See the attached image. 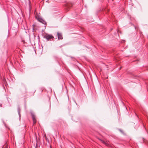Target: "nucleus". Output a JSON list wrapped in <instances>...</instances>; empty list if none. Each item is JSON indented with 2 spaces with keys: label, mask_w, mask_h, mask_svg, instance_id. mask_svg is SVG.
<instances>
[{
  "label": "nucleus",
  "mask_w": 148,
  "mask_h": 148,
  "mask_svg": "<svg viewBox=\"0 0 148 148\" xmlns=\"http://www.w3.org/2000/svg\"><path fill=\"white\" fill-rule=\"evenodd\" d=\"M44 38H46L47 40H49L54 38L51 35L48 34L44 36Z\"/></svg>",
  "instance_id": "nucleus-2"
},
{
  "label": "nucleus",
  "mask_w": 148,
  "mask_h": 148,
  "mask_svg": "<svg viewBox=\"0 0 148 148\" xmlns=\"http://www.w3.org/2000/svg\"><path fill=\"white\" fill-rule=\"evenodd\" d=\"M102 142L104 144H105L106 145H108V144L107 143H106L105 142H104L103 141H102Z\"/></svg>",
  "instance_id": "nucleus-7"
},
{
  "label": "nucleus",
  "mask_w": 148,
  "mask_h": 148,
  "mask_svg": "<svg viewBox=\"0 0 148 148\" xmlns=\"http://www.w3.org/2000/svg\"><path fill=\"white\" fill-rule=\"evenodd\" d=\"M121 67H120V69H121Z\"/></svg>",
  "instance_id": "nucleus-11"
},
{
  "label": "nucleus",
  "mask_w": 148,
  "mask_h": 148,
  "mask_svg": "<svg viewBox=\"0 0 148 148\" xmlns=\"http://www.w3.org/2000/svg\"><path fill=\"white\" fill-rule=\"evenodd\" d=\"M4 124L6 127H7L6 124L4 122Z\"/></svg>",
  "instance_id": "nucleus-8"
},
{
  "label": "nucleus",
  "mask_w": 148,
  "mask_h": 148,
  "mask_svg": "<svg viewBox=\"0 0 148 148\" xmlns=\"http://www.w3.org/2000/svg\"><path fill=\"white\" fill-rule=\"evenodd\" d=\"M57 35L58 36V39H62L63 38L61 33L58 32Z\"/></svg>",
  "instance_id": "nucleus-5"
},
{
  "label": "nucleus",
  "mask_w": 148,
  "mask_h": 148,
  "mask_svg": "<svg viewBox=\"0 0 148 148\" xmlns=\"http://www.w3.org/2000/svg\"><path fill=\"white\" fill-rule=\"evenodd\" d=\"M37 20L38 21L42 23V24H46V21L43 19L41 18L38 17V18H37Z\"/></svg>",
  "instance_id": "nucleus-4"
},
{
  "label": "nucleus",
  "mask_w": 148,
  "mask_h": 148,
  "mask_svg": "<svg viewBox=\"0 0 148 148\" xmlns=\"http://www.w3.org/2000/svg\"><path fill=\"white\" fill-rule=\"evenodd\" d=\"M17 110H18V114L19 118H20V119L21 118V115L20 112V111H21V109H20V107L19 106H18V107Z\"/></svg>",
  "instance_id": "nucleus-6"
},
{
  "label": "nucleus",
  "mask_w": 148,
  "mask_h": 148,
  "mask_svg": "<svg viewBox=\"0 0 148 148\" xmlns=\"http://www.w3.org/2000/svg\"><path fill=\"white\" fill-rule=\"evenodd\" d=\"M30 113L33 121L34 124L36 122V120L35 118V115L34 113L32 112H31Z\"/></svg>",
  "instance_id": "nucleus-1"
},
{
  "label": "nucleus",
  "mask_w": 148,
  "mask_h": 148,
  "mask_svg": "<svg viewBox=\"0 0 148 148\" xmlns=\"http://www.w3.org/2000/svg\"><path fill=\"white\" fill-rule=\"evenodd\" d=\"M0 106H1V104H0Z\"/></svg>",
  "instance_id": "nucleus-10"
},
{
  "label": "nucleus",
  "mask_w": 148,
  "mask_h": 148,
  "mask_svg": "<svg viewBox=\"0 0 148 148\" xmlns=\"http://www.w3.org/2000/svg\"><path fill=\"white\" fill-rule=\"evenodd\" d=\"M120 130V131L121 132H123L121 130Z\"/></svg>",
  "instance_id": "nucleus-9"
},
{
  "label": "nucleus",
  "mask_w": 148,
  "mask_h": 148,
  "mask_svg": "<svg viewBox=\"0 0 148 148\" xmlns=\"http://www.w3.org/2000/svg\"><path fill=\"white\" fill-rule=\"evenodd\" d=\"M72 6V4L71 3H67L65 4V7L67 10H68V9Z\"/></svg>",
  "instance_id": "nucleus-3"
}]
</instances>
